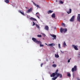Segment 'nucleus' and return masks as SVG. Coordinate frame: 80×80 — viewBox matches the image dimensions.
I'll list each match as a JSON object with an SVG mask.
<instances>
[{"instance_id":"nucleus-1","label":"nucleus","mask_w":80,"mask_h":80,"mask_svg":"<svg viewBox=\"0 0 80 80\" xmlns=\"http://www.w3.org/2000/svg\"><path fill=\"white\" fill-rule=\"evenodd\" d=\"M58 70L57 69L55 73H53L52 75H51L50 77H55V75H56V77L52 78V80H55L59 77H60V78H62V75L61 74H59V73H58Z\"/></svg>"},{"instance_id":"nucleus-2","label":"nucleus","mask_w":80,"mask_h":80,"mask_svg":"<svg viewBox=\"0 0 80 80\" xmlns=\"http://www.w3.org/2000/svg\"><path fill=\"white\" fill-rule=\"evenodd\" d=\"M32 40L34 42H35V43H37V44H38V45L40 44V47H44V45H42V42L40 41H38V40H37V39L36 38H32Z\"/></svg>"},{"instance_id":"nucleus-3","label":"nucleus","mask_w":80,"mask_h":80,"mask_svg":"<svg viewBox=\"0 0 80 80\" xmlns=\"http://www.w3.org/2000/svg\"><path fill=\"white\" fill-rule=\"evenodd\" d=\"M67 31V29H63L62 28H61L60 29V32L61 33H63V32H64V33H65Z\"/></svg>"},{"instance_id":"nucleus-4","label":"nucleus","mask_w":80,"mask_h":80,"mask_svg":"<svg viewBox=\"0 0 80 80\" xmlns=\"http://www.w3.org/2000/svg\"><path fill=\"white\" fill-rule=\"evenodd\" d=\"M77 66L75 65L74 66V67L72 68V72H74L75 71H77Z\"/></svg>"},{"instance_id":"nucleus-5","label":"nucleus","mask_w":80,"mask_h":80,"mask_svg":"<svg viewBox=\"0 0 80 80\" xmlns=\"http://www.w3.org/2000/svg\"><path fill=\"white\" fill-rule=\"evenodd\" d=\"M72 47L74 48L75 50H78V46H75L74 45H72Z\"/></svg>"},{"instance_id":"nucleus-6","label":"nucleus","mask_w":80,"mask_h":80,"mask_svg":"<svg viewBox=\"0 0 80 80\" xmlns=\"http://www.w3.org/2000/svg\"><path fill=\"white\" fill-rule=\"evenodd\" d=\"M32 8H31L29 9L27 11V13H28L32 12Z\"/></svg>"},{"instance_id":"nucleus-7","label":"nucleus","mask_w":80,"mask_h":80,"mask_svg":"<svg viewBox=\"0 0 80 80\" xmlns=\"http://www.w3.org/2000/svg\"><path fill=\"white\" fill-rule=\"evenodd\" d=\"M75 20V16H73L70 20V22H73Z\"/></svg>"},{"instance_id":"nucleus-8","label":"nucleus","mask_w":80,"mask_h":80,"mask_svg":"<svg viewBox=\"0 0 80 80\" xmlns=\"http://www.w3.org/2000/svg\"><path fill=\"white\" fill-rule=\"evenodd\" d=\"M77 20L79 22H80V14H78V15L77 17Z\"/></svg>"},{"instance_id":"nucleus-9","label":"nucleus","mask_w":80,"mask_h":80,"mask_svg":"<svg viewBox=\"0 0 80 80\" xmlns=\"http://www.w3.org/2000/svg\"><path fill=\"white\" fill-rule=\"evenodd\" d=\"M50 35L51 36V37H53V38H52L53 40H54V39H56V38H57V36L54 34H50Z\"/></svg>"},{"instance_id":"nucleus-10","label":"nucleus","mask_w":80,"mask_h":80,"mask_svg":"<svg viewBox=\"0 0 80 80\" xmlns=\"http://www.w3.org/2000/svg\"><path fill=\"white\" fill-rule=\"evenodd\" d=\"M44 29L46 30H48V29H49V28H48V26H46L45 27Z\"/></svg>"},{"instance_id":"nucleus-11","label":"nucleus","mask_w":80,"mask_h":80,"mask_svg":"<svg viewBox=\"0 0 80 80\" xmlns=\"http://www.w3.org/2000/svg\"><path fill=\"white\" fill-rule=\"evenodd\" d=\"M67 12L68 14H70V13H72V9H69V11H67Z\"/></svg>"},{"instance_id":"nucleus-12","label":"nucleus","mask_w":80,"mask_h":80,"mask_svg":"<svg viewBox=\"0 0 80 80\" xmlns=\"http://www.w3.org/2000/svg\"><path fill=\"white\" fill-rule=\"evenodd\" d=\"M32 2L33 3L34 5L37 7H38V8H40V6H39L38 5H37V4H36L35 3H34V2H33V1Z\"/></svg>"},{"instance_id":"nucleus-13","label":"nucleus","mask_w":80,"mask_h":80,"mask_svg":"<svg viewBox=\"0 0 80 80\" xmlns=\"http://www.w3.org/2000/svg\"><path fill=\"white\" fill-rule=\"evenodd\" d=\"M30 20H34V21H37V19L35 18H30Z\"/></svg>"},{"instance_id":"nucleus-14","label":"nucleus","mask_w":80,"mask_h":80,"mask_svg":"<svg viewBox=\"0 0 80 80\" xmlns=\"http://www.w3.org/2000/svg\"><path fill=\"white\" fill-rule=\"evenodd\" d=\"M55 45L53 43L49 44V46L50 47H52V46H55Z\"/></svg>"},{"instance_id":"nucleus-15","label":"nucleus","mask_w":80,"mask_h":80,"mask_svg":"<svg viewBox=\"0 0 80 80\" xmlns=\"http://www.w3.org/2000/svg\"><path fill=\"white\" fill-rule=\"evenodd\" d=\"M52 18H55V14L54 13H53L52 15Z\"/></svg>"},{"instance_id":"nucleus-16","label":"nucleus","mask_w":80,"mask_h":80,"mask_svg":"<svg viewBox=\"0 0 80 80\" xmlns=\"http://www.w3.org/2000/svg\"><path fill=\"white\" fill-rule=\"evenodd\" d=\"M52 12H53V11H52L50 10L48 11V14H49V13H52Z\"/></svg>"},{"instance_id":"nucleus-17","label":"nucleus","mask_w":80,"mask_h":80,"mask_svg":"<svg viewBox=\"0 0 80 80\" xmlns=\"http://www.w3.org/2000/svg\"><path fill=\"white\" fill-rule=\"evenodd\" d=\"M55 57L56 58H58V57H59V55H58V54H55Z\"/></svg>"},{"instance_id":"nucleus-18","label":"nucleus","mask_w":80,"mask_h":80,"mask_svg":"<svg viewBox=\"0 0 80 80\" xmlns=\"http://www.w3.org/2000/svg\"><path fill=\"white\" fill-rule=\"evenodd\" d=\"M63 45L64 47H67V44H66V43H65V42L64 41V42Z\"/></svg>"},{"instance_id":"nucleus-19","label":"nucleus","mask_w":80,"mask_h":80,"mask_svg":"<svg viewBox=\"0 0 80 80\" xmlns=\"http://www.w3.org/2000/svg\"><path fill=\"white\" fill-rule=\"evenodd\" d=\"M5 2L7 3H9V0H6L5 1Z\"/></svg>"},{"instance_id":"nucleus-20","label":"nucleus","mask_w":80,"mask_h":80,"mask_svg":"<svg viewBox=\"0 0 80 80\" xmlns=\"http://www.w3.org/2000/svg\"><path fill=\"white\" fill-rule=\"evenodd\" d=\"M67 74L68 77H71V75H70V73L68 72H67Z\"/></svg>"},{"instance_id":"nucleus-21","label":"nucleus","mask_w":80,"mask_h":80,"mask_svg":"<svg viewBox=\"0 0 80 80\" xmlns=\"http://www.w3.org/2000/svg\"><path fill=\"white\" fill-rule=\"evenodd\" d=\"M36 26L38 28H40V26L38 24H36Z\"/></svg>"},{"instance_id":"nucleus-22","label":"nucleus","mask_w":80,"mask_h":80,"mask_svg":"<svg viewBox=\"0 0 80 80\" xmlns=\"http://www.w3.org/2000/svg\"><path fill=\"white\" fill-rule=\"evenodd\" d=\"M52 67H53L55 68L56 67H57V65L54 64L52 65Z\"/></svg>"},{"instance_id":"nucleus-23","label":"nucleus","mask_w":80,"mask_h":80,"mask_svg":"<svg viewBox=\"0 0 80 80\" xmlns=\"http://www.w3.org/2000/svg\"><path fill=\"white\" fill-rule=\"evenodd\" d=\"M62 26H63V27H65V23H62Z\"/></svg>"},{"instance_id":"nucleus-24","label":"nucleus","mask_w":80,"mask_h":80,"mask_svg":"<svg viewBox=\"0 0 80 80\" xmlns=\"http://www.w3.org/2000/svg\"><path fill=\"white\" fill-rule=\"evenodd\" d=\"M58 47L59 48H61V47H60V44H58Z\"/></svg>"},{"instance_id":"nucleus-25","label":"nucleus","mask_w":80,"mask_h":80,"mask_svg":"<svg viewBox=\"0 0 80 80\" xmlns=\"http://www.w3.org/2000/svg\"><path fill=\"white\" fill-rule=\"evenodd\" d=\"M37 15H38V16H39V15H40V14L39 13L37 12L36 13V16H37Z\"/></svg>"},{"instance_id":"nucleus-26","label":"nucleus","mask_w":80,"mask_h":80,"mask_svg":"<svg viewBox=\"0 0 80 80\" xmlns=\"http://www.w3.org/2000/svg\"><path fill=\"white\" fill-rule=\"evenodd\" d=\"M21 13V14L22 15H23V16L25 15V14L24 13L22 12Z\"/></svg>"},{"instance_id":"nucleus-27","label":"nucleus","mask_w":80,"mask_h":80,"mask_svg":"<svg viewBox=\"0 0 80 80\" xmlns=\"http://www.w3.org/2000/svg\"><path fill=\"white\" fill-rule=\"evenodd\" d=\"M59 2L61 4H63V2L62 1H59Z\"/></svg>"},{"instance_id":"nucleus-28","label":"nucleus","mask_w":80,"mask_h":80,"mask_svg":"<svg viewBox=\"0 0 80 80\" xmlns=\"http://www.w3.org/2000/svg\"><path fill=\"white\" fill-rule=\"evenodd\" d=\"M37 37H42V35H38Z\"/></svg>"},{"instance_id":"nucleus-29","label":"nucleus","mask_w":80,"mask_h":80,"mask_svg":"<svg viewBox=\"0 0 80 80\" xmlns=\"http://www.w3.org/2000/svg\"><path fill=\"white\" fill-rule=\"evenodd\" d=\"M71 60V58H70L69 60H68V63H69V62H70V60Z\"/></svg>"},{"instance_id":"nucleus-30","label":"nucleus","mask_w":80,"mask_h":80,"mask_svg":"<svg viewBox=\"0 0 80 80\" xmlns=\"http://www.w3.org/2000/svg\"><path fill=\"white\" fill-rule=\"evenodd\" d=\"M33 24L32 26H34V25H35V23L34 22H33Z\"/></svg>"},{"instance_id":"nucleus-31","label":"nucleus","mask_w":80,"mask_h":80,"mask_svg":"<svg viewBox=\"0 0 80 80\" xmlns=\"http://www.w3.org/2000/svg\"><path fill=\"white\" fill-rule=\"evenodd\" d=\"M43 65V63H42L41 64V67H42V65Z\"/></svg>"},{"instance_id":"nucleus-32","label":"nucleus","mask_w":80,"mask_h":80,"mask_svg":"<svg viewBox=\"0 0 80 80\" xmlns=\"http://www.w3.org/2000/svg\"><path fill=\"white\" fill-rule=\"evenodd\" d=\"M78 55H79V57H80V52H79L78 53Z\"/></svg>"},{"instance_id":"nucleus-33","label":"nucleus","mask_w":80,"mask_h":80,"mask_svg":"<svg viewBox=\"0 0 80 80\" xmlns=\"http://www.w3.org/2000/svg\"><path fill=\"white\" fill-rule=\"evenodd\" d=\"M42 35H43L44 36V37H45L46 35H45V34H44V33H42Z\"/></svg>"},{"instance_id":"nucleus-34","label":"nucleus","mask_w":80,"mask_h":80,"mask_svg":"<svg viewBox=\"0 0 80 80\" xmlns=\"http://www.w3.org/2000/svg\"><path fill=\"white\" fill-rule=\"evenodd\" d=\"M37 17L38 18H39V19H40V17H39L37 15Z\"/></svg>"},{"instance_id":"nucleus-35","label":"nucleus","mask_w":80,"mask_h":80,"mask_svg":"<svg viewBox=\"0 0 80 80\" xmlns=\"http://www.w3.org/2000/svg\"><path fill=\"white\" fill-rule=\"evenodd\" d=\"M61 51V52L62 53H64V52H62V50H60Z\"/></svg>"},{"instance_id":"nucleus-36","label":"nucleus","mask_w":80,"mask_h":80,"mask_svg":"<svg viewBox=\"0 0 80 80\" xmlns=\"http://www.w3.org/2000/svg\"><path fill=\"white\" fill-rule=\"evenodd\" d=\"M19 12L20 13H21L22 12H21V11L19 10Z\"/></svg>"},{"instance_id":"nucleus-37","label":"nucleus","mask_w":80,"mask_h":80,"mask_svg":"<svg viewBox=\"0 0 80 80\" xmlns=\"http://www.w3.org/2000/svg\"><path fill=\"white\" fill-rule=\"evenodd\" d=\"M77 79H78L77 80H80V79H78V78H77Z\"/></svg>"},{"instance_id":"nucleus-38","label":"nucleus","mask_w":80,"mask_h":80,"mask_svg":"<svg viewBox=\"0 0 80 80\" xmlns=\"http://www.w3.org/2000/svg\"><path fill=\"white\" fill-rule=\"evenodd\" d=\"M56 2H58V1H57V0H56Z\"/></svg>"},{"instance_id":"nucleus-39","label":"nucleus","mask_w":80,"mask_h":80,"mask_svg":"<svg viewBox=\"0 0 80 80\" xmlns=\"http://www.w3.org/2000/svg\"><path fill=\"white\" fill-rule=\"evenodd\" d=\"M45 45H47V44L46 43H45Z\"/></svg>"},{"instance_id":"nucleus-40","label":"nucleus","mask_w":80,"mask_h":80,"mask_svg":"<svg viewBox=\"0 0 80 80\" xmlns=\"http://www.w3.org/2000/svg\"><path fill=\"white\" fill-rule=\"evenodd\" d=\"M53 63H54V62H53Z\"/></svg>"},{"instance_id":"nucleus-41","label":"nucleus","mask_w":80,"mask_h":80,"mask_svg":"<svg viewBox=\"0 0 80 80\" xmlns=\"http://www.w3.org/2000/svg\"><path fill=\"white\" fill-rule=\"evenodd\" d=\"M43 39H44L43 38Z\"/></svg>"}]
</instances>
